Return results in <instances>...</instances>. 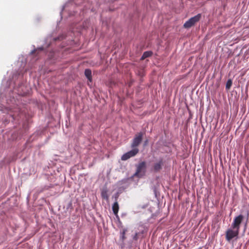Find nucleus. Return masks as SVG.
<instances>
[{
	"label": "nucleus",
	"mask_w": 249,
	"mask_h": 249,
	"mask_svg": "<svg viewBox=\"0 0 249 249\" xmlns=\"http://www.w3.org/2000/svg\"><path fill=\"white\" fill-rule=\"evenodd\" d=\"M146 170V163L142 161L139 163L137 166V170L134 176L138 177H141L144 175Z\"/></svg>",
	"instance_id": "nucleus-2"
},
{
	"label": "nucleus",
	"mask_w": 249,
	"mask_h": 249,
	"mask_svg": "<svg viewBox=\"0 0 249 249\" xmlns=\"http://www.w3.org/2000/svg\"><path fill=\"white\" fill-rule=\"evenodd\" d=\"M126 230H124L123 232H122V239L124 240L125 239V234Z\"/></svg>",
	"instance_id": "nucleus-13"
},
{
	"label": "nucleus",
	"mask_w": 249,
	"mask_h": 249,
	"mask_svg": "<svg viewBox=\"0 0 249 249\" xmlns=\"http://www.w3.org/2000/svg\"><path fill=\"white\" fill-rule=\"evenodd\" d=\"M232 84V81L231 79H228L226 84V89L229 90L231 89Z\"/></svg>",
	"instance_id": "nucleus-12"
},
{
	"label": "nucleus",
	"mask_w": 249,
	"mask_h": 249,
	"mask_svg": "<svg viewBox=\"0 0 249 249\" xmlns=\"http://www.w3.org/2000/svg\"><path fill=\"white\" fill-rule=\"evenodd\" d=\"M112 211L113 212L114 214L115 215H117L118 211H119V206L118 203L117 201H116L113 203V204L112 205Z\"/></svg>",
	"instance_id": "nucleus-8"
},
{
	"label": "nucleus",
	"mask_w": 249,
	"mask_h": 249,
	"mask_svg": "<svg viewBox=\"0 0 249 249\" xmlns=\"http://www.w3.org/2000/svg\"><path fill=\"white\" fill-rule=\"evenodd\" d=\"M163 164V162L162 160H160L158 162L156 163L153 167L154 171H160L161 169Z\"/></svg>",
	"instance_id": "nucleus-7"
},
{
	"label": "nucleus",
	"mask_w": 249,
	"mask_h": 249,
	"mask_svg": "<svg viewBox=\"0 0 249 249\" xmlns=\"http://www.w3.org/2000/svg\"><path fill=\"white\" fill-rule=\"evenodd\" d=\"M244 219V216L242 214H239L235 216L233 219V222L231 224V228L233 229H237L240 230V225Z\"/></svg>",
	"instance_id": "nucleus-5"
},
{
	"label": "nucleus",
	"mask_w": 249,
	"mask_h": 249,
	"mask_svg": "<svg viewBox=\"0 0 249 249\" xmlns=\"http://www.w3.org/2000/svg\"><path fill=\"white\" fill-rule=\"evenodd\" d=\"M239 231L237 229H229L226 232V239L230 242L234 237H237L239 234Z\"/></svg>",
	"instance_id": "nucleus-4"
},
{
	"label": "nucleus",
	"mask_w": 249,
	"mask_h": 249,
	"mask_svg": "<svg viewBox=\"0 0 249 249\" xmlns=\"http://www.w3.org/2000/svg\"><path fill=\"white\" fill-rule=\"evenodd\" d=\"M153 54V53L151 51H146L143 53L142 56L141 57V60H144L145 58L151 56Z\"/></svg>",
	"instance_id": "nucleus-10"
},
{
	"label": "nucleus",
	"mask_w": 249,
	"mask_h": 249,
	"mask_svg": "<svg viewBox=\"0 0 249 249\" xmlns=\"http://www.w3.org/2000/svg\"><path fill=\"white\" fill-rule=\"evenodd\" d=\"M40 50L41 51H42V50H43V49H42V48H40Z\"/></svg>",
	"instance_id": "nucleus-16"
},
{
	"label": "nucleus",
	"mask_w": 249,
	"mask_h": 249,
	"mask_svg": "<svg viewBox=\"0 0 249 249\" xmlns=\"http://www.w3.org/2000/svg\"><path fill=\"white\" fill-rule=\"evenodd\" d=\"M85 75L86 77L88 78V80L89 82L92 81V76H91V71L89 69H86L85 71Z\"/></svg>",
	"instance_id": "nucleus-9"
},
{
	"label": "nucleus",
	"mask_w": 249,
	"mask_h": 249,
	"mask_svg": "<svg viewBox=\"0 0 249 249\" xmlns=\"http://www.w3.org/2000/svg\"><path fill=\"white\" fill-rule=\"evenodd\" d=\"M36 51V50H34V51H33V52H32V53H35Z\"/></svg>",
	"instance_id": "nucleus-15"
},
{
	"label": "nucleus",
	"mask_w": 249,
	"mask_h": 249,
	"mask_svg": "<svg viewBox=\"0 0 249 249\" xmlns=\"http://www.w3.org/2000/svg\"><path fill=\"white\" fill-rule=\"evenodd\" d=\"M102 197L106 200L108 199V195L107 194V189H103L101 192Z\"/></svg>",
	"instance_id": "nucleus-11"
},
{
	"label": "nucleus",
	"mask_w": 249,
	"mask_h": 249,
	"mask_svg": "<svg viewBox=\"0 0 249 249\" xmlns=\"http://www.w3.org/2000/svg\"><path fill=\"white\" fill-rule=\"evenodd\" d=\"M143 135V133L142 132L138 133L135 135L131 144V148H137V147L140 145L142 141Z\"/></svg>",
	"instance_id": "nucleus-3"
},
{
	"label": "nucleus",
	"mask_w": 249,
	"mask_h": 249,
	"mask_svg": "<svg viewBox=\"0 0 249 249\" xmlns=\"http://www.w3.org/2000/svg\"><path fill=\"white\" fill-rule=\"evenodd\" d=\"M139 150L138 148H133L132 150L126 152V153L123 155L121 157L122 160H126L129 158L134 157L139 153Z\"/></svg>",
	"instance_id": "nucleus-6"
},
{
	"label": "nucleus",
	"mask_w": 249,
	"mask_h": 249,
	"mask_svg": "<svg viewBox=\"0 0 249 249\" xmlns=\"http://www.w3.org/2000/svg\"><path fill=\"white\" fill-rule=\"evenodd\" d=\"M138 233H136L135 235L133 237V239L135 240H137L138 238Z\"/></svg>",
	"instance_id": "nucleus-14"
},
{
	"label": "nucleus",
	"mask_w": 249,
	"mask_h": 249,
	"mask_svg": "<svg viewBox=\"0 0 249 249\" xmlns=\"http://www.w3.org/2000/svg\"><path fill=\"white\" fill-rule=\"evenodd\" d=\"M201 17V15L200 14H198L197 15L194 16V17L190 18L184 24V27L185 28H191L200 19Z\"/></svg>",
	"instance_id": "nucleus-1"
}]
</instances>
